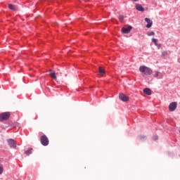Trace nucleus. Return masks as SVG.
<instances>
[{"label": "nucleus", "mask_w": 180, "mask_h": 180, "mask_svg": "<svg viewBox=\"0 0 180 180\" xmlns=\"http://www.w3.org/2000/svg\"><path fill=\"white\" fill-rule=\"evenodd\" d=\"M139 71L142 74H145V75H151L153 74V70L144 65L140 66Z\"/></svg>", "instance_id": "obj_1"}, {"label": "nucleus", "mask_w": 180, "mask_h": 180, "mask_svg": "<svg viewBox=\"0 0 180 180\" xmlns=\"http://www.w3.org/2000/svg\"><path fill=\"white\" fill-rule=\"evenodd\" d=\"M9 117H11V112H3L0 114V122H4V120H8Z\"/></svg>", "instance_id": "obj_2"}, {"label": "nucleus", "mask_w": 180, "mask_h": 180, "mask_svg": "<svg viewBox=\"0 0 180 180\" xmlns=\"http://www.w3.org/2000/svg\"><path fill=\"white\" fill-rule=\"evenodd\" d=\"M40 141L42 146H46L49 144V138L46 135H43L40 138Z\"/></svg>", "instance_id": "obj_3"}, {"label": "nucleus", "mask_w": 180, "mask_h": 180, "mask_svg": "<svg viewBox=\"0 0 180 180\" xmlns=\"http://www.w3.org/2000/svg\"><path fill=\"white\" fill-rule=\"evenodd\" d=\"M119 98L122 102H128L129 101V96H127L126 94L123 93H120L119 95Z\"/></svg>", "instance_id": "obj_4"}, {"label": "nucleus", "mask_w": 180, "mask_h": 180, "mask_svg": "<svg viewBox=\"0 0 180 180\" xmlns=\"http://www.w3.org/2000/svg\"><path fill=\"white\" fill-rule=\"evenodd\" d=\"M7 143H8L9 147H11V148H16V141H15V140L8 139Z\"/></svg>", "instance_id": "obj_5"}, {"label": "nucleus", "mask_w": 180, "mask_h": 180, "mask_svg": "<svg viewBox=\"0 0 180 180\" xmlns=\"http://www.w3.org/2000/svg\"><path fill=\"white\" fill-rule=\"evenodd\" d=\"M178 105V104L176 103V102H172L169 105V110H170V112H174V110H175L176 109V106Z\"/></svg>", "instance_id": "obj_6"}, {"label": "nucleus", "mask_w": 180, "mask_h": 180, "mask_svg": "<svg viewBox=\"0 0 180 180\" xmlns=\"http://www.w3.org/2000/svg\"><path fill=\"white\" fill-rule=\"evenodd\" d=\"M131 29H133L131 26H129L127 27H122L121 32L122 33H124L125 34H127L128 33H130V32H131Z\"/></svg>", "instance_id": "obj_7"}, {"label": "nucleus", "mask_w": 180, "mask_h": 180, "mask_svg": "<svg viewBox=\"0 0 180 180\" xmlns=\"http://www.w3.org/2000/svg\"><path fill=\"white\" fill-rule=\"evenodd\" d=\"M145 21L148 23L146 25L147 29H150V27L153 26V21H151V20H150L148 18H146Z\"/></svg>", "instance_id": "obj_8"}, {"label": "nucleus", "mask_w": 180, "mask_h": 180, "mask_svg": "<svg viewBox=\"0 0 180 180\" xmlns=\"http://www.w3.org/2000/svg\"><path fill=\"white\" fill-rule=\"evenodd\" d=\"M136 11H139V12H144V8L141 4H136Z\"/></svg>", "instance_id": "obj_9"}, {"label": "nucleus", "mask_w": 180, "mask_h": 180, "mask_svg": "<svg viewBox=\"0 0 180 180\" xmlns=\"http://www.w3.org/2000/svg\"><path fill=\"white\" fill-rule=\"evenodd\" d=\"M50 72V77L53 78V79H55V81H57V76L56 75L55 72H51V70H49Z\"/></svg>", "instance_id": "obj_10"}, {"label": "nucleus", "mask_w": 180, "mask_h": 180, "mask_svg": "<svg viewBox=\"0 0 180 180\" xmlns=\"http://www.w3.org/2000/svg\"><path fill=\"white\" fill-rule=\"evenodd\" d=\"M105 73V71L103 68L99 67L98 68V74L99 75H103Z\"/></svg>", "instance_id": "obj_11"}, {"label": "nucleus", "mask_w": 180, "mask_h": 180, "mask_svg": "<svg viewBox=\"0 0 180 180\" xmlns=\"http://www.w3.org/2000/svg\"><path fill=\"white\" fill-rule=\"evenodd\" d=\"M143 93L146 94V95H151V89H148V88H146L143 89Z\"/></svg>", "instance_id": "obj_12"}, {"label": "nucleus", "mask_w": 180, "mask_h": 180, "mask_svg": "<svg viewBox=\"0 0 180 180\" xmlns=\"http://www.w3.org/2000/svg\"><path fill=\"white\" fill-rule=\"evenodd\" d=\"M32 151H33V148H30L27 150L25 151L26 155H30L32 154Z\"/></svg>", "instance_id": "obj_13"}, {"label": "nucleus", "mask_w": 180, "mask_h": 180, "mask_svg": "<svg viewBox=\"0 0 180 180\" xmlns=\"http://www.w3.org/2000/svg\"><path fill=\"white\" fill-rule=\"evenodd\" d=\"M8 8H9V9H11V11H15V6H13V5H12V4H8Z\"/></svg>", "instance_id": "obj_14"}, {"label": "nucleus", "mask_w": 180, "mask_h": 180, "mask_svg": "<svg viewBox=\"0 0 180 180\" xmlns=\"http://www.w3.org/2000/svg\"><path fill=\"white\" fill-rule=\"evenodd\" d=\"M119 20L120 22H123V20H124V15H120L119 16Z\"/></svg>", "instance_id": "obj_15"}, {"label": "nucleus", "mask_w": 180, "mask_h": 180, "mask_svg": "<svg viewBox=\"0 0 180 180\" xmlns=\"http://www.w3.org/2000/svg\"><path fill=\"white\" fill-rule=\"evenodd\" d=\"M162 56H163V57H166V56H168V52L166 51H162Z\"/></svg>", "instance_id": "obj_16"}, {"label": "nucleus", "mask_w": 180, "mask_h": 180, "mask_svg": "<svg viewBox=\"0 0 180 180\" xmlns=\"http://www.w3.org/2000/svg\"><path fill=\"white\" fill-rule=\"evenodd\" d=\"M158 75H160V72L155 71V75H154V77L158 78Z\"/></svg>", "instance_id": "obj_17"}, {"label": "nucleus", "mask_w": 180, "mask_h": 180, "mask_svg": "<svg viewBox=\"0 0 180 180\" xmlns=\"http://www.w3.org/2000/svg\"><path fill=\"white\" fill-rule=\"evenodd\" d=\"M154 34H155V33L154 32H153V31L148 32V35H149V36H154Z\"/></svg>", "instance_id": "obj_18"}, {"label": "nucleus", "mask_w": 180, "mask_h": 180, "mask_svg": "<svg viewBox=\"0 0 180 180\" xmlns=\"http://www.w3.org/2000/svg\"><path fill=\"white\" fill-rule=\"evenodd\" d=\"M152 41L155 44V46H158V44H157V39H152Z\"/></svg>", "instance_id": "obj_19"}, {"label": "nucleus", "mask_w": 180, "mask_h": 180, "mask_svg": "<svg viewBox=\"0 0 180 180\" xmlns=\"http://www.w3.org/2000/svg\"><path fill=\"white\" fill-rule=\"evenodd\" d=\"M4 172V168L0 167V175Z\"/></svg>", "instance_id": "obj_20"}, {"label": "nucleus", "mask_w": 180, "mask_h": 180, "mask_svg": "<svg viewBox=\"0 0 180 180\" xmlns=\"http://www.w3.org/2000/svg\"><path fill=\"white\" fill-rule=\"evenodd\" d=\"M153 140H158V136H153Z\"/></svg>", "instance_id": "obj_21"}, {"label": "nucleus", "mask_w": 180, "mask_h": 180, "mask_svg": "<svg viewBox=\"0 0 180 180\" xmlns=\"http://www.w3.org/2000/svg\"><path fill=\"white\" fill-rule=\"evenodd\" d=\"M141 139V140H143V139H146V136H142Z\"/></svg>", "instance_id": "obj_22"}, {"label": "nucleus", "mask_w": 180, "mask_h": 180, "mask_svg": "<svg viewBox=\"0 0 180 180\" xmlns=\"http://www.w3.org/2000/svg\"><path fill=\"white\" fill-rule=\"evenodd\" d=\"M134 2H137V1H139V0H133Z\"/></svg>", "instance_id": "obj_23"}]
</instances>
